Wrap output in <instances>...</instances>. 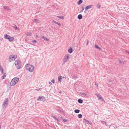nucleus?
Returning a JSON list of instances; mask_svg holds the SVG:
<instances>
[{
	"instance_id": "obj_3",
	"label": "nucleus",
	"mask_w": 129,
	"mask_h": 129,
	"mask_svg": "<svg viewBox=\"0 0 129 129\" xmlns=\"http://www.w3.org/2000/svg\"><path fill=\"white\" fill-rule=\"evenodd\" d=\"M14 63L15 65L16 66V68L18 69H20L21 68V65L20 61L19 60H17L15 61Z\"/></svg>"
},
{
	"instance_id": "obj_39",
	"label": "nucleus",
	"mask_w": 129,
	"mask_h": 129,
	"mask_svg": "<svg viewBox=\"0 0 129 129\" xmlns=\"http://www.w3.org/2000/svg\"><path fill=\"white\" fill-rule=\"evenodd\" d=\"M3 69V68H2V66H0V71H1Z\"/></svg>"
},
{
	"instance_id": "obj_18",
	"label": "nucleus",
	"mask_w": 129,
	"mask_h": 129,
	"mask_svg": "<svg viewBox=\"0 0 129 129\" xmlns=\"http://www.w3.org/2000/svg\"><path fill=\"white\" fill-rule=\"evenodd\" d=\"M83 2L82 0H79L77 2V4L78 5H80Z\"/></svg>"
},
{
	"instance_id": "obj_51",
	"label": "nucleus",
	"mask_w": 129,
	"mask_h": 129,
	"mask_svg": "<svg viewBox=\"0 0 129 129\" xmlns=\"http://www.w3.org/2000/svg\"><path fill=\"white\" fill-rule=\"evenodd\" d=\"M36 37H38V36L37 35H36Z\"/></svg>"
},
{
	"instance_id": "obj_13",
	"label": "nucleus",
	"mask_w": 129,
	"mask_h": 129,
	"mask_svg": "<svg viewBox=\"0 0 129 129\" xmlns=\"http://www.w3.org/2000/svg\"><path fill=\"white\" fill-rule=\"evenodd\" d=\"M77 18L79 19H82V15L81 14H79Z\"/></svg>"
},
{
	"instance_id": "obj_36",
	"label": "nucleus",
	"mask_w": 129,
	"mask_h": 129,
	"mask_svg": "<svg viewBox=\"0 0 129 129\" xmlns=\"http://www.w3.org/2000/svg\"><path fill=\"white\" fill-rule=\"evenodd\" d=\"M53 22L54 23H55L57 24V23H58V22H56V21H54V20L53 21Z\"/></svg>"
},
{
	"instance_id": "obj_21",
	"label": "nucleus",
	"mask_w": 129,
	"mask_h": 129,
	"mask_svg": "<svg viewBox=\"0 0 129 129\" xmlns=\"http://www.w3.org/2000/svg\"><path fill=\"white\" fill-rule=\"evenodd\" d=\"M3 8L4 9H7V10H9V7L7 6H3Z\"/></svg>"
},
{
	"instance_id": "obj_41",
	"label": "nucleus",
	"mask_w": 129,
	"mask_h": 129,
	"mask_svg": "<svg viewBox=\"0 0 129 129\" xmlns=\"http://www.w3.org/2000/svg\"><path fill=\"white\" fill-rule=\"evenodd\" d=\"M100 100H101V101H104V99L102 97V98H101V99H100Z\"/></svg>"
},
{
	"instance_id": "obj_12",
	"label": "nucleus",
	"mask_w": 129,
	"mask_h": 129,
	"mask_svg": "<svg viewBox=\"0 0 129 129\" xmlns=\"http://www.w3.org/2000/svg\"><path fill=\"white\" fill-rule=\"evenodd\" d=\"M68 52L70 53H71L73 52V49L72 47H71L70 49L68 50Z\"/></svg>"
},
{
	"instance_id": "obj_27",
	"label": "nucleus",
	"mask_w": 129,
	"mask_h": 129,
	"mask_svg": "<svg viewBox=\"0 0 129 129\" xmlns=\"http://www.w3.org/2000/svg\"><path fill=\"white\" fill-rule=\"evenodd\" d=\"M26 35L27 36H31L32 35V34L28 32L27 33V34H26Z\"/></svg>"
},
{
	"instance_id": "obj_48",
	"label": "nucleus",
	"mask_w": 129,
	"mask_h": 129,
	"mask_svg": "<svg viewBox=\"0 0 129 129\" xmlns=\"http://www.w3.org/2000/svg\"><path fill=\"white\" fill-rule=\"evenodd\" d=\"M40 89V88L37 89H36V90L37 91L39 90Z\"/></svg>"
},
{
	"instance_id": "obj_16",
	"label": "nucleus",
	"mask_w": 129,
	"mask_h": 129,
	"mask_svg": "<svg viewBox=\"0 0 129 129\" xmlns=\"http://www.w3.org/2000/svg\"><path fill=\"white\" fill-rule=\"evenodd\" d=\"M57 17L61 19H64V16H57Z\"/></svg>"
},
{
	"instance_id": "obj_53",
	"label": "nucleus",
	"mask_w": 129,
	"mask_h": 129,
	"mask_svg": "<svg viewBox=\"0 0 129 129\" xmlns=\"http://www.w3.org/2000/svg\"><path fill=\"white\" fill-rule=\"evenodd\" d=\"M1 125H0V129H1Z\"/></svg>"
},
{
	"instance_id": "obj_20",
	"label": "nucleus",
	"mask_w": 129,
	"mask_h": 129,
	"mask_svg": "<svg viewBox=\"0 0 129 129\" xmlns=\"http://www.w3.org/2000/svg\"><path fill=\"white\" fill-rule=\"evenodd\" d=\"M80 110L78 109H76L74 111V112L76 113H78L79 112Z\"/></svg>"
},
{
	"instance_id": "obj_14",
	"label": "nucleus",
	"mask_w": 129,
	"mask_h": 129,
	"mask_svg": "<svg viewBox=\"0 0 129 129\" xmlns=\"http://www.w3.org/2000/svg\"><path fill=\"white\" fill-rule=\"evenodd\" d=\"M42 38L44 39V40H46L47 41H49V39L44 36H43V37H42Z\"/></svg>"
},
{
	"instance_id": "obj_42",
	"label": "nucleus",
	"mask_w": 129,
	"mask_h": 129,
	"mask_svg": "<svg viewBox=\"0 0 129 129\" xmlns=\"http://www.w3.org/2000/svg\"><path fill=\"white\" fill-rule=\"evenodd\" d=\"M89 42V41L88 40H87V43H86L87 45H88V44Z\"/></svg>"
},
{
	"instance_id": "obj_31",
	"label": "nucleus",
	"mask_w": 129,
	"mask_h": 129,
	"mask_svg": "<svg viewBox=\"0 0 129 129\" xmlns=\"http://www.w3.org/2000/svg\"><path fill=\"white\" fill-rule=\"evenodd\" d=\"M80 94H81V95H84V96H86V94L84 92H81L80 93Z\"/></svg>"
},
{
	"instance_id": "obj_43",
	"label": "nucleus",
	"mask_w": 129,
	"mask_h": 129,
	"mask_svg": "<svg viewBox=\"0 0 129 129\" xmlns=\"http://www.w3.org/2000/svg\"><path fill=\"white\" fill-rule=\"evenodd\" d=\"M57 24L59 26H61V25L60 23H57Z\"/></svg>"
},
{
	"instance_id": "obj_50",
	"label": "nucleus",
	"mask_w": 129,
	"mask_h": 129,
	"mask_svg": "<svg viewBox=\"0 0 129 129\" xmlns=\"http://www.w3.org/2000/svg\"><path fill=\"white\" fill-rule=\"evenodd\" d=\"M106 126H108V125L107 124H106Z\"/></svg>"
},
{
	"instance_id": "obj_24",
	"label": "nucleus",
	"mask_w": 129,
	"mask_h": 129,
	"mask_svg": "<svg viewBox=\"0 0 129 129\" xmlns=\"http://www.w3.org/2000/svg\"><path fill=\"white\" fill-rule=\"evenodd\" d=\"M95 47L96 48L98 49L99 50H100V49H101L97 45H95Z\"/></svg>"
},
{
	"instance_id": "obj_19",
	"label": "nucleus",
	"mask_w": 129,
	"mask_h": 129,
	"mask_svg": "<svg viewBox=\"0 0 129 129\" xmlns=\"http://www.w3.org/2000/svg\"><path fill=\"white\" fill-rule=\"evenodd\" d=\"M34 21L37 23H39L40 22V21L39 20L36 19L34 20Z\"/></svg>"
},
{
	"instance_id": "obj_30",
	"label": "nucleus",
	"mask_w": 129,
	"mask_h": 129,
	"mask_svg": "<svg viewBox=\"0 0 129 129\" xmlns=\"http://www.w3.org/2000/svg\"><path fill=\"white\" fill-rule=\"evenodd\" d=\"M82 10L80 11V12H82L84 9V8L82 6Z\"/></svg>"
},
{
	"instance_id": "obj_11",
	"label": "nucleus",
	"mask_w": 129,
	"mask_h": 129,
	"mask_svg": "<svg viewBox=\"0 0 129 129\" xmlns=\"http://www.w3.org/2000/svg\"><path fill=\"white\" fill-rule=\"evenodd\" d=\"M10 56H11V58L12 59H14L13 60H14L17 57V56L14 55H11Z\"/></svg>"
},
{
	"instance_id": "obj_37",
	"label": "nucleus",
	"mask_w": 129,
	"mask_h": 129,
	"mask_svg": "<svg viewBox=\"0 0 129 129\" xmlns=\"http://www.w3.org/2000/svg\"><path fill=\"white\" fill-rule=\"evenodd\" d=\"M62 119L63 120V121L64 122H67L68 121V120H67V119Z\"/></svg>"
},
{
	"instance_id": "obj_8",
	"label": "nucleus",
	"mask_w": 129,
	"mask_h": 129,
	"mask_svg": "<svg viewBox=\"0 0 129 129\" xmlns=\"http://www.w3.org/2000/svg\"><path fill=\"white\" fill-rule=\"evenodd\" d=\"M14 38L13 37H11L10 36V37L9 38V41L12 42L14 40Z\"/></svg>"
},
{
	"instance_id": "obj_47",
	"label": "nucleus",
	"mask_w": 129,
	"mask_h": 129,
	"mask_svg": "<svg viewBox=\"0 0 129 129\" xmlns=\"http://www.w3.org/2000/svg\"><path fill=\"white\" fill-rule=\"evenodd\" d=\"M105 121H103V120H102L101 121V122L102 123H103V122H104Z\"/></svg>"
},
{
	"instance_id": "obj_17",
	"label": "nucleus",
	"mask_w": 129,
	"mask_h": 129,
	"mask_svg": "<svg viewBox=\"0 0 129 129\" xmlns=\"http://www.w3.org/2000/svg\"><path fill=\"white\" fill-rule=\"evenodd\" d=\"M52 117H53V118H54L55 119L57 120L58 121H59V119L57 118L55 116L52 115Z\"/></svg>"
},
{
	"instance_id": "obj_32",
	"label": "nucleus",
	"mask_w": 129,
	"mask_h": 129,
	"mask_svg": "<svg viewBox=\"0 0 129 129\" xmlns=\"http://www.w3.org/2000/svg\"><path fill=\"white\" fill-rule=\"evenodd\" d=\"M118 61H119V63H124V62L123 61H121L119 59Z\"/></svg>"
},
{
	"instance_id": "obj_5",
	"label": "nucleus",
	"mask_w": 129,
	"mask_h": 129,
	"mask_svg": "<svg viewBox=\"0 0 129 129\" xmlns=\"http://www.w3.org/2000/svg\"><path fill=\"white\" fill-rule=\"evenodd\" d=\"M8 98H6L4 100V102L2 105V107L4 108L7 106L8 103Z\"/></svg>"
},
{
	"instance_id": "obj_38",
	"label": "nucleus",
	"mask_w": 129,
	"mask_h": 129,
	"mask_svg": "<svg viewBox=\"0 0 129 129\" xmlns=\"http://www.w3.org/2000/svg\"><path fill=\"white\" fill-rule=\"evenodd\" d=\"M51 82H52V83H55V81L54 80V79H52L51 80Z\"/></svg>"
},
{
	"instance_id": "obj_35",
	"label": "nucleus",
	"mask_w": 129,
	"mask_h": 129,
	"mask_svg": "<svg viewBox=\"0 0 129 129\" xmlns=\"http://www.w3.org/2000/svg\"><path fill=\"white\" fill-rule=\"evenodd\" d=\"M6 75H5V74H4V75H3V76H2V79H4V78H5V77H6Z\"/></svg>"
},
{
	"instance_id": "obj_52",
	"label": "nucleus",
	"mask_w": 129,
	"mask_h": 129,
	"mask_svg": "<svg viewBox=\"0 0 129 129\" xmlns=\"http://www.w3.org/2000/svg\"><path fill=\"white\" fill-rule=\"evenodd\" d=\"M104 123H105V124H106V123H107V122H106V121H105Z\"/></svg>"
},
{
	"instance_id": "obj_25",
	"label": "nucleus",
	"mask_w": 129,
	"mask_h": 129,
	"mask_svg": "<svg viewBox=\"0 0 129 129\" xmlns=\"http://www.w3.org/2000/svg\"><path fill=\"white\" fill-rule=\"evenodd\" d=\"M61 76H60L58 77V81H60V82H61Z\"/></svg>"
},
{
	"instance_id": "obj_44",
	"label": "nucleus",
	"mask_w": 129,
	"mask_h": 129,
	"mask_svg": "<svg viewBox=\"0 0 129 129\" xmlns=\"http://www.w3.org/2000/svg\"><path fill=\"white\" fill-rule=\"evenodd\" d=\"M1 73L2 74H3L4 73L3 69L1 71Z\"/></svg>"
},
{
	"instance_id": "obj_2",
	"label": "nucleus",
	"mask_w": 129,
	"mask_h": 129,
	"mask_svg": "<svg viewBox=\"0 0 129 129\" xmlns=\"http://www.w3.org/2000/svg\"><path fill=\"white\" fill-rule=\"evenodd\" d=\"M26 69L30 72H32L34 70V67L33 66L27 64L25 66Z\"/></svg>"
},
{
	"instance_id": "obj_54",
	"label": "nucleus",
	"mask_w": 129,
	"mask_h": 129,
	"mask_svg": "<svg viewBox=\"0 0 129 129\" xmlns=\"http://www.w3.org/2000/svg\"><path fill=\"white\" fill-rule=\"evenodd\" d=\"M59 93H61V91H60L59 92Z\"/></svg>"
},
{
	"instance_id": "obj_6",
	"label": "nucleus",
	"mask_w": 129,
	"mask_h": 129,
	"mask_svg": "<svg viewBox=\"0 0 129 129\" xmlns=\"http://www.w3.org/2000/svg\"><path fill=\"white\" fill-rule=\"evenodd\" d=\"M38 101H45V97L43 96H41L38 97L37 99Z\"/></svg>"
},
{
	"instance_id": "obj_26",
	"label": "nucleus",
	"mask_w": 129,
	"mask_h": 129,
	"mask_svg": "<svg viewBox=\"0 0 129 129\" xmlns=\"http://www.w3.org/2000/svg\"><path fill=\"white\" fill-rule=\"evenodd\" d=\"M96 7L98 8H100L101 7V5L100 3H98L96 5Z\"/></svg>"
},
{
	"instance_id": "obj_9",
	"label": "nucleus",
	"mask_w": 129,
	"mask_h": 129,
	"mask_svg": "<svg viewBox=\"0 0 129 129\" xmlns=\"http://www.w3.org/2000/svg\"><path fill=\"white\" fill-rule=\"evenodd\" d=\"M12 27H14V28H15V29L16 30H19V28H18L17 27V26H16V25H15L14 24L13 25Z\"/></svg>"
},
{
	"instance_id": "obj_40",
	"label": "nucleus",
	"mask_w": 129,
	"mask_h": 129,
	"mask_svg": "<svg viewBox=\"0 0 129 129\" xmlns=\"http://www.w3.org/2000/svg\"><path fill=\"white\" fill-rule=\"evenodd\" d=\"M86 120H86L85 118H84L83 119V121H85V122H86Z\"/></svg>"
},
{
	"instance_id": "obj_7",
	"label": "nucleus",
	"mask_w": 129,
	"mask_h": 129,
	"mask_svg": "<svg viewBox=\"0 0 129 129\" xmlns=\"http://www.w3.org/2000/svg\"><path fill=\"white\" fill-rule=\"evenodd\" d=\"M92 5H88L85 7V10H87L88 9L91 8L92 7Z\"/></svg>"
},
{
	"instance_id": "obj_46",
	"label": "nucleus",
	"mask_w": 129,
	"mask_h": 129,
	"mask_svg": "<svg viewBox=\"0 0 129 129\" xmlns=\"http://www.w3.org/2000/svg\"><path fill=\"white\" fill-rule=\"evenodd\" d=\"M49 84H50L51 85H52V83L50 82H49Z\"/></svg>"
},
{
	"instance_id": "obj_49",
	"label": "nucleus",
	"mask_w": 129,
	"mask_h": 129,
	"mask_svg": "<svg viewBox=\"0 0 129 129\" xmlns=\"http://www.w3.org/2000/svg\"><path fill=\"white\" fill-rule=\"evenodd\" d=\"M125 52L126 53H128V54H129V52H128V51H125Z\"/></svg>"
},
{
	"instance_id": "obj_1",
	"label": "nucleus",
	"mask_w": 129,
	"mask_h": 129,
	"mask_svg": "<svg viewBox=\"0 0 129 129\" xmlns=\"http://www.w3.org/2000/svg\"><path fill=\"white\" fill-rule=\"evenodd\" d=\"M19 78H18L15 77L13 78L11 81L10 83L11 86L15 85L17 83Z\"/></svg>"
},
{
	"instance_id": "obj_22",
	"label": "nucleus",
	"mask_w": 129,
	"mask_h": 129,
	"mask_svg": "<svg viewBox=\"0 0 129 129\" xmlns=\"http://www.w3.org/2000/svg\"><path fill=\"white\" fill-rule=\"evenodd\" d=\"M97 97L99 99V100H100V99H101V98L102 97V96L101 95H100L99 94L98 95Z\"/></svg>"
},
{
	"instance_id": "obj_23",
	"label": "nucleus",
	"mask_w": 129,
	"mask_h": 129,
	"mask_svg": "<svg viewBox=\"0 0 129 129\" xmlns=\"http://www.w3.org/2000/svg\"><path fill=\"white\" fill-rule=\"evenodd\" d=\"M13 60V59H12V58L11 56H10V55L9 57V61L10 62Z\"/></svg>"
},
{
	"instance_id": "obj_28",
	"label": "nucleus",
	"mask_w": 129,
	"mask_h": 129,
	"mask_svg": "<svg viewBox=\"0 0 129 129\" xmlns=\"http://www.w3.org/2000/svg\"><path fill=\"white\" fill-rule=\"evenodd\" d=\"M78 118H81L82 117V115L81 114H79L78 115Z\"/></svg>"
},
{
	"instance_id": "obj_34",
	"label": "nucleus",
	"mask_w": 129,
	"mask_h": 129,
	"mask_svg": "<svg viewBox=\"0 0 129 129\" xmlns=\"http://www.w3.org/2000/svg\"><path fill=\"white\" fill-rule=\"evenodd\" d=\"M73 78L74 79H76L77 78V76H73Z\"/></svg>"
},
{
	"instance_id": "obj_15",
	"label": "nucleus",
	"mask_w": 129,
	"mask_h": 129,
	"mask_svg": "<svg viewBox=\"0 0 129 129\" xmlns=\"http://www.w3.org/2000/svg\"><path fill=\"white\" fill-rule=\"evenodd\" d=\"M78 102L80 104H81L83 103V101L81 99H79L78 100Z\"/></svg>"
},
{
	"instance_id": "obj_10",
	"label": "nucleus",
	"mask_w": 129,
	"mask_h": 129,
	"mask_svg": "<svg viewBox=\"0 0 129 129\" xmlns=\"http://www.w3.org/2000/svg\"><path fill=\"white\" fill-rule=\"evenodd\" d=\"M4 38L5 39H9V38L10 37V36L8 35H7L6 34H5L4 35Z\"/></svg>"
},
{
	"instance_id": "obj_45",
	"label": "nucleus",
	"mask_w": 129,
	"mask_h": 129,
	"mask_svg": "<svg viewBox=\"0 0 129 129\" xmlns=\"http://www.w3.org/2000/svg\"><path fill=\"white\" fill-rule=\"evenodd\" d=\"M95 85L97 87H98V84L97 83H95Z\"/></svg>"
},
{
	"instance_id": "obj_33",
	"label": "nucleus",
	"mask_w": 129,
	"mask_h": 129,
	"mask_svg": "<svg viewBox=\"0 0 129 129\" xmlns=\"http://www.w3.org/2000/svg\"><path fill=\"white\" fill-rule=\"evenodd\" d=\"M32 42L33 43H37V42L36 40H34L32 41Z\"/></svg>"
},
{
	"instance_id": "obj_4",
	"label": "nucleus",
	"mask_w": 129,
	"mask_h": 129,
	"mask_svg": "<svg viewBox=\"0 0 129 129\" xmlns=\"http://www.w3.org/2000/svg\"><path fill=\"white\" fill-rule=\"evenodd\" d=\"M70 55L69 54L66 55L63 59V64L67 61L69 59Z\"/></svg>"
},
{
	"instance_id": "obj_29",
	"label": "nucleus",
	"mask_w": 129,
	"mask_h": 129,
	"mask_svg": "<svg viewBox=\"0 0 129 129\" xmlns=\"http://www.w3.org/2000/svg\"><path fill=\"white\" fill-rule=\"evenodd\" d=\"M86 122L88 124H90V125H91L92 124V123L91 122V121L90 122L87 120H86Z\"/></svg>"
}]
</instances>
